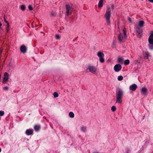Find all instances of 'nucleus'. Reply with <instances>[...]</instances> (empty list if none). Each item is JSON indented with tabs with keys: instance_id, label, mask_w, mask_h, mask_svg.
<instances>
[{
	"instance_id": "obj_23",
	"label": "nucleus",
	"mask_w": 153,
	"mask_h": 153,
	"mask_svg": "<svg viewBox=\"0 0 153 153\" xmlns=\"http://www.w3.org/2000/svg\"><path fill=\"white\" fill-rule=\"evenodd\" d=\"M129 60L128 59L124 61V64L125 65H126L129 64Z\"/></svg>"
},
{
	"instance_id": "obj_20",
	"label": "nucleus",
	"mask_w": 153,
	"mask_h": 153,
	"mask_svg": "<svg viewBox=\"0 0 153 153\" xmlns=\"http://www.w3.org/2000/svg\"><path fill=\"white\" fill-rule=\"evenodd\" d=\"M69 116L71 118H73L74 117V114L73 112H70L69 113Z\"/></svg>"
},
{
	"instance_id": "obj_5",
	"label": "nucleus",
	"mask_w": 153,
	"mask_h": 153,
	"mask_svg": "<svg viewBox=\"0 0 153 153\" xmlns=\"http://www.w3.org/2000/svg\"><path fill=\"white\" fill-rule=\"evenodd\" d=\"M135 28L137 33V36L139 38H140L143 33L142 29L139 27L137 25H136Z\"/></svg>"
},
{
	"instance_id": "obj_31",
	"label": "nucleus",
	"mask_w": 153,
	"mask_h": 153,
	"mask_svg": "<svg viewBox=\"0 0 153 153\" xmlns=\"http://www.w3.org/2000/svg\"><path fill=\"white\" fill-rule=\"evenodd\" d=\"M4 22H6L7 24H9V23H8V22H7V20H6L5 18V16H4Z\"/></svg>"
},
{
	"instance_id": "obj_2",
	"label": "nucleus",
	"mask_w": 153,
	"mask_h": 153,
	"mask_svg": "<svg viewBox=\"0 0 153 153\" xmlns=\"http://www.w3.org/2000/svg\"><path fill=\"white\" fill-rule=\"evenodd\" d=\"M123 93V91L119 89L116 92V103L121 104L122 102V98Z\"/></svg>"
},
{
	"instance_id": "obj_25",
	"label": "nucleus",
	"mask_w": 153,
	"mask_h": 153,
	"mask_svg": "<svg viewBox=\"0 0 153 153\" xmlns=\"http://www.w3.org/2000/svg\"><path fill=\"white\" fill-rule=\"evenodd\" d=\"M53 95L54 97L56 98L58 97V94L56 92H54L53 94Z\"/></svg>"
},
{
	"instance_id": "obj_36",
	"label": "nucleus",
	"mask_w": 153,
	"mask_h": 153,
	"mask_svg": "<svg viewBox=\"0 0 153 153\" xmlns=\"http://www.w3.org/2000/svg\"><path fill=\"white\" fill-rule=\"evenodd\" d=\"M148 1L150 2L153 3V0H148Z\"/></svg>"
},
{
	"instance_id": "obj_16",
	"label": "nucleus",
	"mask_w": 153,
	"mask_h": 153,
	"mask_svg": "<svg viewBox=\"0 0 153 153\" xmlns=\"http://www.w3.org/2000/svg\"><path fill=\"white\" fill-rule=\"evenodd\" d=\"M97 55L99 58L102 57H104V54L100 51H99L97 53Z\"/></svg>"
},
{
	"instance_id": "obj_43",
	"label": "nucleus",
	"mask_w": 153,
	"mask_h": 153,
	"mask_svg": "<svg viewBox=\"0 0 153 153\" xmlns=\"http://www.w3.org/2000/svg\"><path fill=\"white\" fill-rule=\"evenodd\" d=\"M1 119V117H0V119Z\"/></svg>"
},
{
	"instance_id": "obj_12",
	"label": "nucleus",
	"mask_w": 153,
	"mask_h": 153,
	"mask_svg": "<svg viewBox=\"0 0 153 153\" xmlns=\"http://www.w3.org/2000/svg\"><path fill=\"white\" fill-rule=\"evenodd\" d=\"M20 51L22 53H25L27 51V48L24 45H22L20 47Z\"/></svg>"
},
{
	"instance_id": "obj_10",
	"label": "nucleus",
	"mask_w": 153,
	"mask_h": 153,
	"mask_svg": "<svg viewBox=\"0 0 153 153\" xmlns=\"http://www.w3.org/2000/svg\"><path fill=\"white\" fill-rule=\"evenodd\" d=\"M137 87V85L135 84H134L130 86L129 89L132 91H134Z\"/></svg>"
},
{
	"instance_id": "obj_11",
	"label": "nucleus",
	"mask_w": 153,
	"mask_h": 153,
	"mask_svg": "<svg viewBox=\"0 0 153 153\" xmlns=\"http://www.w3.org/2000/svg\"><path fill=\"white\" fill-rule=\"evenodd\" d=\"M9 78V75L7 72H5L4 74V77L3 78V82H5L7 81Z\"/></svg>"
},
{
	"instance_id": "obj_8",
	"label": "nucleus",
	"mask_w": 153,
	"mask_h": 153,
	"mask_svg": "<svg viewBox=\"0 0 153 153\" xmlns=\"http://www.w3.org/2000/svg\"><path fill=\"white\" fill-rule=\"evenodd\" d=\"M150 35L148 39L149 42L153 43V31L150 32Z\"/></svg>"
},
{
	"instance_id": "obj_40",
	"label": "nucleus",
	"mask_w": 153,
	"mask_h": 153,
	"mask_svg": "<svg viewBox=\"0 0 153 153\" xmlns=\"http://www.w3.org/2000/svg\"><path fill=\"white\" fill-rule=\"evenodd\" d=\"M1 26H0V30L2 28H1Z\"/></svg>"
},
{
	"instance_id": "obj_1",
	"label": "nucleus",
	"mask_w": 153,
	"mask_h": 153,
	"mask_svg": "<svg viewBox=\"0 0 153 153\" xmlns=\"http://www.w3.org/2000/svg\"><path fill=\"white\" fill-rule=\"evenodd\" d=\"M123 33H120L118 36V39L120 42H123L126 40L127 37L126 30L125 27H124L123 30Z\"/></svg>"
},
{
	"instance_id": "obj_30",
	"label": "nucleus",
	"mask_w": 153,
	"mask_h": 153,
	"mask_svg": "<svg viewBox=\"0 0 153 153\" xmlns=\"http://www.w3.org/2000/svg\"><path fill=\"white\" fill-rule=\"evenodd\" d=\"M28 8L30 10H33V8L31 7V5H29L28 6Z\"/></svg>"
},
{
	"instance_id": "obj_14",
	"label": "nucleus",
	"mask_w": 153,
	"mask_h": 153,
	"mask_svg": "<svg viewBox=\"0 0 153 153\" xmlns=\"http://www.w3.org/2000/svg\"><path fill=\"white\" fill-rule=\"evenodd\" d=\"M144 22L143 21H140L138 23V26H137L141 28L144 26Z\"/></svg>"
},
{
	"instance_id": "obj_33",
	"label": "nucleus",
	"mask_w": 153,
	"mask_h": 153,
	"mask_svg": "<svg viewBox=\"0 0 153 153\" xmlns=\"http://www.w3.org/2000/svg\"><path fill=\"white\" fill-rule=\"evenodd\" d=\"M82 130L83 131H85L86 130V128L85 127H83L82 128Z\"/></svg>"
},
{
	"instance_id": "obj_28",
	"label": "nucleus",
	"mask_w": 153,
	"mask_h": 153,
	"mask_svg": "<svg viewBox=\"0 0 153 153\" xmlns=\"http://www.w3.org/2000/svg\"><path fill=\"white\" fill-rule=\"evenodd\" d=\"M25 6H24V5H22V6H21V9L23 10H25Z\"/></svg>"
},
{
	"instance_id": "obj_21",
	"label": "nucleus",
	"mask_w": 153,
	"mask_h": 153,
	"mask_svg": "<svg viewBox=\"0 0 153 153\" xmlns=\"http://www.w3.org/2000/svg\"><path fill=\"white\" fill-rule=\"evenodd\" d=\"M9 27H10V25H9V23L7 24V27H6V31H7V33L10 30Z\"/></svg>"
},
{
	"instance_id": "obj_42",
	"label": "nucleus",
	"mask_w": 153,
	"mask_h": 153,
	"mask_svg": "<svg viewBox=\"0 0 153 153\" xmlns=\"http://www.w3.org/2000/svg\"><path fill=\"white\" fill-rule=\"evenodd\" d=\"M94 153H98V152H94Z\"/></svg>"
},
{
	"instance_id": "obj_34",
	"label": "nucleus",
	"mask_w": 153,
	"mask_h": 153,
	"mask_svg": "<svg viewBox=\"0 0 153 153\" xmlns=\"http://www.w3.org/2000/svg\"><path fill=\"white\" fill-rule=\"evenodd\" d=\"M4 32V30L3 29H1L0 30V33H3Z\"/></svg>"
},
{
	"instance_id": "obj_32",
	"label": "nucleus",
	"mask_w": 153,
	"mask_h": 153,
	"mask_svg": "<svg viewBox=\"0 0 153 153\" xmlns=\"http://www.w3.org/2000/svg\"><path fill=\"white\" fill-rule=\"evenodd\" d=\"M56 39H59L60 38V36L59 35H56Z\"/></svg>"
},
{
	"instance_id": "obj_3",
	"label": "nucleus",
	"mask_w": 153,
	"mask_h": 153,
	"mask_svg": "<svg viewBox=\"0 0 153 153\" xmlns=\"http://www.w3.org/2000/svg\"><path fill=\"white\" fill-rule=\"evenodd\" d=\"M111 9L110 8H107L104 17L106 19L107 25H109L110 24V17L111 14Z\"/></svg>"
},
{
	"instance_id": "obj_24",
	"label": "nucleus",
	"mask_w": 153,
	"mask_h": 153,
	"mask_svg": "<svg viewBox=\"0 0 153 153\" xmlns=\"http://www.w3.org/2000/svg\"><path fill=\"white\" fill-rule=\"evenodd\" d=\"M123 79V77L122 76H118L117 79L119 81H121Z\"/></svg>"
},
{
	"instance_id": "obj_29",
	"label": "nucleus",
	"mask_w": 153,
	"mask_h": 153,
	"mask_svg": "<svg viewBox=\"0 0 153 153\" xmlns=\"http://www.w3.org/2000/svg\"><path fill=\"white\" fill-rule=\"evenodd\" d=\"M4 114V112L3 111H0V116H2Z\"/></svg>"
},
{
	"instance_id": "obj_17",
	"label": "nucleus",
	"mask_w": 153,
	"mask_h": 153,
	"mask_svg": "<svg viewBox=\"0 0 153 153\" xmlns=\"http://www.w3.org/2000/svg\"><path fill=\"white\" fill-rule=\"evenodd\" d=\"M40 128V127L39 125H35L34 126V129L36 131H39Z\"/></svg>"
},
{
	"instance_id": "obj_4",
	"label": "nucleus",
	"mask_w": 153,
	"mask_h": 153,
	"mask_svg": "<svg viewBox=\"0 0 153 153\" xmlns=\"http://www.w3.org/2000/svg\"><path fill=\"white\" fill-rule=\"evenodd\" d=\"M66 8V15L68 16L69 15H71L72 13L73 10V8L72 5L69 4H67L65 5Z\"/></svg>"
},
{
	"instance_id": "obj_15",
	"label": "nucleus",
	"mask_w": 153,
	"mask_h": 153,
	"mask_svg": "<svg viewBox=\"0 0 153 153\" xmlns=\"http://www.w3.org/2000/svg\"><path fill=\"white\" fill-rule=\"evenodd\" d=\"M144 53H145V55L144 56V58L148 59L149 58L150 55L148 51H145L144 52Z\"/></svg>"
},
{
	"instance_id": "obj_37",
	"label": "nucleus",
	"mask_w": 153,
	"mask_h": 153,
	"mask_svg": "<svg viewBox=\"0 0 153 153\" xmlns=\"http://www.w3.org/2000/svg\"><path fill=\"white\" fill-rule=\"evenodd\" d=\"M128 19L129 21L130 22H131V18H128Z\"/></svg>"
},
{
	"instance_id": "obj_18",
	"label": "nucleus",
	"mask_w": 153,
	"mask_h": 153,
	"mask_svg": "<svg viewBox=\"0 0 153 153\" xmlns=\"http://www.w3.org/2000/svg\"><path fill=\"white\" fill-rule=\"evenodd\" d=\"M149 49L151 50H153V43L149 42Z\"/></svg>"
},
{
	"instance_id": "obj_6",
	"label": "nucleus",
	"mask_w": 153,
	"mask_h": 153,
	"mask_svg": "<svg viewBox=\"0 0 153 153\" xmlns=\"http://www.w3.org/2000/svg\"><path fill=\"white\" fill-rule=\"evenodd\" d=\"M122 68V66L120 64L116 65L114 67V69L115 71L118 72L120 71Z\"/></svg>"
},
{
	"instance_id": "obj_27",
	"label": "nucleus",
	"mask_w": 153,
	"mask_h": 153,
	"mask_svg": "<svg viewBox=\"0 0 153 153\" xmlns=\"http://www.w3.org/2000/svg\"><path fill=\"white\" fill-rule=\"evenodd\" d=\"M118 61L119 62L121 63L123 61V59L121 57H118Z\"/></svg>"
},
{
	"instance_id": "obj_7",
	"label": "nucleus",
	"mask_w": 153,
	"mask_h": 153,
	"mask_svg": "<svg viewBox=\"0 0 153 153\" xmlns=\"http://www.w3.org/2000/svg\"><path fill=\"white\" fill-rule=\"evenodd\" d=\"M88 69L89 71L92 73H94L96 71V69L94 67L92 66H89Z\"/></svg>"
},
{
	"instance_id": "obj_35",
	"label": "nucleus",
	"mask_w": 153,
	"mask_h": 153,
	"mask_svg": "<svg viewBox=\"0 0 153 153\" xmlns=\"http://www.w3.org/2000/svg\"><path fill=\"white\" fill-rule=\"evenodd\" d=\"M3 89L5 90H7L8 89V88L7 87H5L3 88Z\"/></svg>"
},
{
	"instance_id": "obj_26",
	"label": "nucleus",
	"mask_w": 153,
	"mask_h": 153,
	"mask_svg": "<svg viewBox=\"0 0 153 153\" xmlns=\"http://www.w3.org/2000/svg\"><path fill=\"white\" fill-rule=\"evenodd\" d=\"M116 109V107L114 106H113L111 108V110L113 111H114Z\"/></svg>"
},
{
	"instance_id": "obj_22",
	"label": "nucleus",
	"mask_w": 153,
	"mask_h": 153,
	"mask_svg": "<svg viewBox=\"0 0 153 153\" xmlns=\"http://www.w3.org/2000/svg\"><path fill=\"white\" fill-rule=\"evenodd\" d=\"M104 57H102L99 58L100 61L101 63H103L104 62Z\"/></svg>"
},
{
	"instance_id": "obj_38",
	"label": "nucleus",
	"mask_w": 153,
	"mask_h": 153,
	"mask_svg": "<svg viewBox=\"0 0 153 153\" xmlns=\"http://www.w3.org/2000/svg\"><path fill=\"white\" fill-rule=\"evenodd\" d=\"M111 8H112L113 9V8H114V5H113V4H112V5H111Z\"/></svg>"
},
{
	"instance_id": "obj_41",
	"label": "nucleus",
	"mask_w": 153,
	"mask_h": 153,
	"mask_svg": "<svg viewBox=\"0 0 153 153\" xmlns=\"http://www.w3.org/2000/svg\"><path fill=\"white\" fill-rule=\"evenodd\" d=\"M1 148H0V152H1Z\"/></svg>"
},
{
	"instance_id": "obj_9",
	"label": "nucleus",
	"mask_w": 153,
	"mask_h": 153,
	"mask_svg": "<svg viewBox=\"0 0 153 153\" xmlns=\"http://www.w3.org/2000/svg\"><path fill=\"white\" fill-rule=\"evenodd\" d=\"M33 129H27L25 132L26 134L27 135H33Z\"/></svg>"
},
{
	"instance_id": "obj_39",
	"label": "nucleus",
	"mask_w": 153,
	"mask_h": 153,
	"mask_svg": "<svg viewBox=\"0 0 153 153\" xmlns=\"http://www.w3.org/2000/svg\"><path fill=\"white\" fill-rule=\"evenodd\" d=\"M2 50H1V51H0V54H1L2 53Z\"/></svg>"
},
{
	"instance_id": "obj_13",
	"label": "nucleus",
	"mask_w": 153,
	"mask_h": 153,
	"mask_svg": "<svg viewBox=\"0 0 153 153\" xmlns=\"http://www.w3.org/2000/svg\"><path fill=\"white\" fill-rule=\"evenodd\" d=\"M147 91V89L145 87H143L141 90V93L142 95H145L146 94Z\"/></svg>"
},
{
	"instance_id": "obj_19",
	"label": "nucleus",
	"mask_w": 153,
	"mask_h": 153,
	"mask_svg": "<svg viewBox=\"0 0 153 153\" xmlns=\"http://www.w3.org/2000/svg\"><path fill=\"white\" fill-rule=\"evenodd\" d=\"M103 5V0H100L98 3V6L99 7H101Z\"/></svg>"
}]
</instances>
